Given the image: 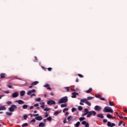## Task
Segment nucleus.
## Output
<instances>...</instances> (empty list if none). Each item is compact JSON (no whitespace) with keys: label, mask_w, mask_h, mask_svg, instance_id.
I'll return each mask as SVG.
<instances>
[{"label":"nucleus","mask_w":127,"mask_h":127,"mask_svg":"<svg viewBox=\"0 0 127 127\" xmlns=\"http://www.w3.org/2000/svg\"><path fill=\"white\" fill-rule=\"evenodd\" d=\"M86 104V105H87V106H89V107H91L92 104L90 102V101H88L87 100V99H82L80 100V102L79 103L80 105L81 106H84V103Z\"/></svg>","instance_id":"obj_1"},{"label":"nucleus","mask_w":127,"mask_h":127,"mask_svg":"<svg viewBox=\"0 0 127 127\" xmlns=\"http://www.w3.org/2000/svg\"><path fill=\"white\" fill-rule=\"evenodd\" d=\"M67 102L68 97L64 96L60 99L58 104H64V103H67Z\"/></svg>","instance_id":"obj_2"},{"label":"nucleus","mask_w":127,"mask_h":127,"mask_svg":"<svg viewBox=\"0 0 127 127\" xmlns=\"http://www.w3.org/2000/svg\"><path fill=\"white\" fill-rule=\"evenodd\" d=\"M104 113H114V111L112 109V108L109 106H106L103 110Z\"/></svg>","instance_id":"obj_3"},{"label":"nucleus","mask_w":127,"mask_h":127,"mask_svg":"<svg viewBox=\"0 0 127 127\" xmlns=\"http://www.w3.org/2000/svg\"><path fill=\"white\" fill-rule=\"evenodd\" d=\"M9 112H14V110H17V106L15 105H12L10 107L8 108Z\"/></svg>","instance_id":"obj_4"},{"label":"nucleus","mask_w":127,"mask_h":127,"mask_svg":"<svg viewBox=\"0 0 127 127\" xmlns=\"http://www.w3.org/2000/svg\"><path fill=\"white\" fill-rule=\"evenodd\" d=\"M97 115V113L95 111H88V114L87 115V118H90L91 116H96Z\"/></svg>","instance_id":"obj_5"},{"label":"nucleus","mask_w":127,"mask_h":127,"mask_svg":"<svg viewBox=\"0 0 127 127\" xmlns=\"http://www.w3.org/2000/svg\"><path fill=\"white\" fill-rule=\"evenodd\" d=\"M94 110L96 112H100L102 110V107L99 105H96L94 107Z\"/></svg>","instance_id":"obj_6"},{"label":"nucleus","mask_w":127,"mask_h":127,"mask_svg":"<svg viewBox=\"0 0 127 127\" xmlns=\"http://www.w3.org/2000/svg\"><path fill=\"white\" fill-rule=\"evenodd\" d=\"M107 126L109 127H113L116 126V124L115 123H112L110 122H107Z\"/></svg>","instance_id":"obj_7"},{"label":"nucleus","mask_w":127,"mask_h":127,"mask_svg":"<svg viewBox=\"0 0 127 127\" xmlns=\"http://www.w3.org/2000/svg\"><path fill=\"white\" fill-rule=\"evenodd\" d=\"M89 113V110L88 109L85 108L84 109V113H83L81 117H85V116H86V115H88V113Z\"/></svg>","instance_id":"obj_8"},{"label":"nucleus","mask_w":127,"mask_h":127,"mask_svg":"<svg viewBox=\"0 0 127 127\" xmlns=\"http://www.w3.org/2000/svg\"><path fill=\"white\" fill-rule=\"evenodd\" d=\"M81 124L85 126V127H89V123H87L86 121H82Z\"/></svg>","instance_id":"obj_9"},{"label":"nucleus","mask_w":127,"mask_h":127,"mask_svg":"<svg viewBox=\"0 0 127 127\" xmlns=\"http://www.w3.org/2000/svg\"><path fill=\"white\" fill-rule=\"evenodd\" d=\"M48 105H55L56 104V102L53 100H49L47 102Z\"/></svg>","instance_id":"obj_10"},{"label":"nucleus","mask_w":127,"mask_h":127,"mask_svg":"<svg viewBox=\"0 0 127 127\" xmlns=\"http://www.w3.org/2000/svg\"><path fill=\"white\" fill-rule=\"evenodd\" d=\"M18 97V92H15L12 94V98H17Z\"/></svg>","instance_id":"obj_11"},{"label":"nucleus","mask_w":127,"mask_h":127,"mask_svg":"<svg viewBox=\"0 0 127 127\" xmlns=\"http://www.w3.org/2000/svg\"><path fill=\"white\" fill-rule=\"evenodd\" d=\"M35 89H33L32 90H30L29 91H28V92L27 93V95H31V94H32V93H35Z\"/></svg>","instance_id":"obj_12"},{"label":"nucleus","mask_w":127,"mask_h":127,"mask_svg":"<svg viewBox=\"0 0 127 127\" xmlns=\"http://www.w3.org/2000/svg\"><path fill=\"white\" fill-rule=\"evenodd\" d=\"M16 102L18 103L19 105H23V104H24V101L21 100H17Z\"/></svg>","instance_id":"obj_13"},{"label":"nucleus","mask_w":127,"mask_h":127,"mask_svg":"<svg viewBox=\"0 0 127 127\" xmlns=\"http://www.w3.org/2000/svg\"><path fill=\"white\" fill-rule=\"evenodd\" d=\"M35 120H36V121H42V117L41 116H38L37 117H35Z\"/></svg>","instance_id":"obj_14"},{"label":"nucleus","mask_w":127,"mask_h":127,"mask_svg":"<svg viewBox=\"0 0 127 127\" xmlns=\"http://www.w3.org/2000/svg\"><path fill=\"white\" fill-rule=\"evenodd\" d=\"M44 87L45 88H47V90H51V88H50V85L48 84H46L45 85H44Z\"/></svg>","instance_id":"obj_15"},{"label":"nucleus","mask_w":127,"mask_h":127,"mask_svg":"<svg viewBox=\"0 0 127 127\" xmlns=\"http://www.w3.org/2000/svg\"><path fill=\"white\" fill-rule=\"evenodd\" d=\"M20 95L21 97H23V96H24V95H25V91H24V90L21 91L20 93Z\"/></svg>","instance_id":"obj_16"},{"label":"nucleus","mask_w":127,"mask_h":127,"mask_svg":"<svg viewBox=\"0 0 127 127\" xmlns=\"http://www.w3.org/2000/svg\"><path fill=\"white\" fill-rule=\"evenodd\" d=\"M97 118H100V119H104V115L102 114H99L97 115Z\"/></svg>","instance_id":"obj_17"},{"label":"nucleus","mask_w":127,"mask_h":127,"mask_svg":"<svg viewBox=\"0 0 127 127\" xmlns=\"http://www.w3.org/2000/svg\"><path fill=\"white\" fill-rule=\"evenodd\" d=\"M5 75H6L5 73H1L0 75V79H4L5 78Z\"/></svg>","instance_id":"obj_18"},{"label":"nucleus","mask_w":127,"mask_h":127,"mask_svg":"<svg viewBox=\"0 0 127 127\" xmlns=\"http://www.w3.org/2000/svg\"><path fill=\"white\" fill-rule=\"evenodd\" d=\"M6 110V108L4 106H0V111H5Z\"/></svg>","instance_id":"obj_19"},{"label":"nucleus","mask_w":127,"mask_h":127,"mask_svg":"<svg viewBox=\"0 0 127 127\" xmlns=\"http://www.w3.org/2000/svg\"><path fill=\"white\" fill-rule=\"evenodd\" d=\"M39 83V82L36 81H34L33 82H32L31 85H32V86H35L36 85H37V84H38Z\"/></svg>","instance_id":"obj_20"},{"label":"nucleus","mask_w":127,"mask_h":127,"mask_svg":"<svg viewBox=\"0 0 127 127\" xmlns=\"http://www.w3.org/2000/svg\"><path fill=\"white\" fill-rule=\"evenodd\" d=\"M83 99H86L87 101H90V100H93V99H94V97L89 96V97H88L87 98H83Z\"/></svg>","instance_id":"obj_21"},{"label":"nucleus","mask_w":127,"mask_h":127,"mask_svg":"<svg viewBox=\"0 0 127 127\" xmlns=\"http://www.w3.org/2000/svg\"><path fill=\"white\" fill-rule=\"evenodd\" d=\"M92 91H93V89L92 88H90L88 90L86 91V93H87V94H90Z\"/></svg>","instance_id":"obj_22"},{"label":"nucleus","mask_w":127,"mask_h":127,"mask_svg":"<svg viewBox=\"0 0 127 127\" xmlns=\"http://www.w3.org/2000/svg\"><path fill=\"white\" fill-rule=\"evenodd\" d=\"M39 127H45V124L43 123V122L42 123H40L39 125Z\"/></svg>","instance_id":"obj_23"},{"label":"nucleus","mask_w":127,"mask_h":127,"mask_svg":"<svg viewBox=\"0 0 127 127\" xmlns=\"http://www.w3.org/2000/svg\"><path fill=\"white\" fill-rule=\"evenodd\" d=\"M80 125H81V123H80V122H77L75 125H74V127H78L80 126Z\"/></svg>","instance_id":"obj_24"},{"label":"nucleus","mask_w":127,"mask_h":127,"mask_svg":"<svg viewBox=\"0 0 127 127\" xmlns=\"http://www.w3.org/2000/svg\"><path fill=\"white\" fill-rule=\"evenodd\" d=\"M72 119H73V117L69 116L67 117V120L68 121V122H71V121H72Z\"/></svg>","instance_id":"obj_25"},{"label":"nucleus","mask_w":127,"mask_h":127,"mask_svg":"<svg viewBox=\"0 0 127 127\" xmlns=\"http://www.w3.org/2000/svg\"><path fill=\"white\" fill-rule=\"evenodd\" d=\"M28 107V105L24 104V105H23L22 109H23V110H25L27 109Z\"/></svg>","instance_id":"obj_26"},{"label":"nucleus","mask_w":127,"mask_h":127,"mask_svg":"<svg viewBox=\"0 0 127 127\" xmlns=\"http://www.w3.org/2000/svg\"><path fill=\"white\" fill-rule=\"evenodd\" d=\"M64 89L66 90V92H69L70 91V87H64Z\"/></svg>","instance_id":"obj_27"},{"label":"nucleus","mask_w":127,"mask_h":127,"mask_svg":"<svg viewBox=\"0 0 127 127\" xmlns=\"http://www.w3.org/2000/svg\"><path fill=\"white\" fill-rule=\"evenodd\" d=\"M61 107V108H65V107H67V104H66V103H65L64 104H62Z\"/></svg>","instance_id":"obj_28"},{"label":"nucleus","mask_w":127,"mask_h":127,"mask_svg":"<svg viewBox=\"0 0 127 127\" xmlns=\"http://www.w3.org/2000/svg\"><path fill=\"white\" fill-rule=\"evenodd\" d=\"M78 111H82L83 110V107L82 106H78Z\"/></svg>","instance_id":"obj_29"},{"label":"nucleus","mask_w":127,"mask_h":127,"mask_svg":"<svg viewBox=\"0 0 127 127\" xmlns=\"http://www.w3.org/2000/svg\"><path fill=\"white\" fill-rule=\"evenodd\" d=\"M109 106H115V104H114V103L113 102L110 101H109Z\"/></svg>","instance_id":"obj_30"},{"label":"nucleus","mask_w":127,"mask_h":127,"mask_svg":"<svg viewBox=\"0 0 127 127\" xmlns=\"http://www.w3.org/2000/svg\"><path fill=\"white\" fill-rule=\"evenodd\" d=\"M72 95L71 96V98H76V94L75 93V92H73Z\"/></svg>","instance_id":"obj_31"},{"label":"nucleus","mask_w":127,"mask_h":127,"mask_svg":"<svg viewBox=\"0 0 127 127\" xmlns=\"http://www.w3.org/2000/svg\"><path fill=\"white\" fill-rule=\"evenodd\" d=\"M84 120H85V117H80L79 118L80 122H82L83 121H84Z\"/></svg>","instance_id":"obj_32"},{"label":"nucleus","mask_w":127,"mask_h":127,"mask_svg":"<svg viewBox=\"0 0 127 127\" xmlns=\"http://www.w3.org/2000/svg\"><path fill=\"white\" fill-rule=\"evenodd\" d=\"M47 121H49V122H51V121L52 120V117H49L47 118Z\"/></svg>","instance_id":"obj_33"},{"label":"nucleus","mask_w":127,"mask_h":127,"mask_svg":"<svg viewBox=\"0 0 127 127\" xmlns=\"http://www.w3.org/2000/svg\"><path fill=\"white\" fill-rule=\"evenodd\" d=\"M28 126V124L27 123H24L22 125V127H27Z\"/></svg>","instance_id":"obj_34"},{"label":"nucleus","mask_w":127,"mask_h":127,"mask_svg":"<svg viewBox=\"0 0 127 127\" xmlns=\"http://www.w3.org/2000/svg\"><path fill=\"white\" fill-rule=\"evenodd\" d=\"M107 118H108V119H112V118H113V116H112V115L108 114L107 115Z\"/></svg>","instance_id":"obj_35"},{"label":"nucleus","mask_w":127,"mask_h":127,"mask_svg":"<svg viewBox=\"0 0 127 127\" xmlns=\"http://www.w3.org/2000/svg\"><path fill=\"white\" fill-rule=\"evenodd\" d=\"M35 101H36V102H40L41 101V98H37V99H35Z\"/></svg>","instance_id":"obj_36"},{"label":"nucleus","mask_w":127,"mask_h":127,"mask_svg":"<svg viewBox=\"0 0 127 127\" xmlns=\"http://www.w3.org/2000/svg\"><path fill=\"white\" fill-rule=\"evenodd\" d=\"M28 117V116H27L26 115H24V116H23L24 120H27Z\"/></svg>","instance_id":"obj_37"},{"label":"nucleus","mask_w":127,"mask_h":127,"mask_svg":"<svg viewBox=\"0 0 127 127\" xmlns=\"http://www.w3.org/2000/svg\"><path fill=\"white\" fill-rule=\"evenodd\" d=\"M123 124H124V122L120 121L119 124H118L119 127H121V126H122V125H123Z\"/></svg>","instance_id":"obj_38"},{"label":"nucleus","mask_w":127,"mask_h":127,"mask_svg":"<svg viewBox=\"0 0 127 127\" xmlns=\"http://www.w3.org/2000/svg\"><path fill=\"white\" fill-rule=\"evenodd\" d=\"M101 97V95H100L99 94H95V97L96 98H100Z\"/></svg>","instance_id":"obj_39"},{"label":"nucleus","mask_w":127,"mask_h":127,"mask_svg":"<svg viewBox=\"0 0 127 127\" xmlns=\"http://www.w3.org/2000/svg\"><path fill=\"white\" fill-rule=\"evenodd\" d=\"M6 114L7 115V116H11L12 115V113L10 112H6Z\"/></svg>","instance_id":"obj_40"},{"label":"nucleus","mask_w":127,"mask_h":127,"mask_svg":"<svg viewBox=\"0 0 127 127\" xmlns=\"http://www.w3.org/2000/svg\"><path fill=\"white\" fill-rule=\"evenodd\" d=\"M68 110H69V109H68V108H64V109L63 112V113H65V112L68 111Z\"/></svg>","instance_id":"obj_41"},{"label":"nucleus","mask_w":127,"mask_h":127,"mask_svg":"<svg viewBox=\"0 0 127 127\" xmlns=\"http://www.w3.org/2000/svg\"><path fill=\"white\" fill-rule=\"evenodd\" d=\"M49 110H50V109H49V108L46 107V108H45V109H44V111L48 112V111H49Z\"/></svg>","instance_id":"obj_42"},{"label":"nucleus","mask_w":127,"mask_h":127,"mask_svg":"<svg viewBox=\"0 0 127 127\" xmlns=\"http://www.w3.org/2000/svg\"><path fill=\"white\" fill-rule=\"evenodd\" d=\"M76 111V108H73L71 109V112H72V113H74V112Z\"/></svg>","instance_id":"obj_43"},{"label":"nucleus","mask_w":127,"mask_h":127,"mask_svg":"<svg viewBox=\"0 0 127 127\" xmlns=\"http://www.w3.org/2000/svg\"><path fill=\"white\" fill-rule=\"evenodd\" d=\"M49 114H48V112H46L45 113V118H47V117H49Z\"/></svg>","instance_id":"obj_44"},{"label":"nucleus","mask_w":127,"mask_h":127,"mask_svg":"<svg viewBox=\"0 0 127 127\" xmlns=\"http://www.w3.org/2000/svg\"><path fill=\"white\" fill-rule=\"evenodd\" d=\"M78 76L80 77V78H84V76L81 74H78Z\"/></svg>","instance_id":"obj_45"},{"label":"nucleus","mask_w":127,"mask_h":127,"mask_svg":"<svg viewBox=\"0 0 127 127\" xmlns=\"http://www.w3.org/2000/svg\"><path fill=\"white\" fill-rule=\"evenodd\" d=\"M35 122H36V121L34 119L31 121L30 123L31 124V123H35Z\"/></svg>","instance_id":"obj_46"},{"label":"nucleus","mask_w":127,"mask_h":127,"mask_svg":"<svg viewBox=\"0 0 127 127\" xmlns=\"http://www.w3.org/2000/svg\"><path fill=\"white\" fill-rule=\"evenodd\" d=\"M35 96H36L35 94L33 93V94H32L30 95V97H31V98H32V97H35Z\"/></svg>","instance_id":"obj_47"},{"label":"nucleus","mask_w":127,"mask_h":127,"mask_svg":"<svg viewBox=\"0 0 127 127\" xmlns=\"http://www.w3.org/2000/svg\"><path fill=\"white\" fill-rule=\"evenodd\" d=\"M116 114L117 115V116H118L120 119H122V116H121L120 115H119V113H118V112H116Z\"/></svg>","instance_id":"obj_48"},{"label":"nucleus","mask_w":127,"mask_h":127,"mask_svg":"<svg viewBox=\"0 0 127 127\" xmlns=\"http://www.w3.org/2000/svg\"><path fill=\"white\" fill-rule=\"evenodd\" d=\"M34 58H35L34 62H37V61H38V59H37V57H35Z\"/></svg>","instance_id":"obj_49"},{"label":"nucleus","mask_w":127,"mask_h":127,"mask_svg":"<svg viewBox=\"0 0 127 127\" xmlns=\"http://www.w3.org/2000/svg\"><path fill=\"white\" fill-rule=\"evenodd\" d=\"M4 92L5 93V94H9L10 92L9 91H4Z\"/></svg>","instance_id":"obj_50"},{"label":"nucleus","mask_w":127,"mask_h":127,"mask_svg":"<svg viewBox=\"0 0 127 127\" xmlns=\"http://www.w3.org/2000/svg\"><path fill=\"white\" fill-rule=\"evenodd\" d=\"M100 100H101V101H105L106 99L103 97H100Z\"/></svg>","instance_id":"obj_51"},{"label":"nucleus","mask_w":127,"mask_h":127,"mask_svg":"<svg viewBox=\"0 0 127 127\" xmlns=\"http://www.w3.org/2000/svg\"><path fill=\"white\" fill-rule=\"evenodd\" d=\"M54 114H55V115H59V111H56V112L54 113Z\"/></svg>","instance_id":"obj_52"},{"label":"nucleus","mask_w":127,"mask_h":127,"mask_svg":"<svg viewBox=\"0 0 127 127\" xmlns=\"http://www.w3.org/2000/svg\"><path fill=\"white\" fill-rule=\"evenodd\" d=\"M45 107V105L44 104L40 106V107L42 108V109H44Z\"/></svg>","instance_id":"obj_53"},{"label":"nucleus","mask_w":127,"mask_h":127,"mask_svg":"<svg viewBox=\"0 0 127 127\" xmlns=\"http://www.w3.org/2000/svg\"><path fill=\"white\" fill-rule=\"evenodd\" d=\"M6 104L8 105H10L11 104V101H8L6 102Z\"/></svg>","instance_id":"obj_54"},{"label":"nucleus","mask_w":127,"mask_h":127,"mask_svg":"<svg viewBox=\"0 0 127 127\" xmlns=\"http://www.w3.org/2000/svg\"><path fill=\"white\" fill-rule=\"evenodd\" d=\"M103 123H107L108 122V120L107 119H104L103 120Z\"/></svg>","instance_id":"obj_55"},{"label":"nucleus","mask_w":127,"mask_h":127,"mask_svg":"<svg viewBox=\"0 0 127 127\" xmlns=\"http://www.w3.org/2000/svg\"><path fill=\"white\" fill-rule=\"evenodd\" d=\"M48 71H49L50 72V71H51L52 70V67H49L48 68Z\"/></svg>","instance_id":"obj_56"},{"label":"nucleus","mask_w":127,"mask_h":127,"mask_svg":"<svg viewBox=\"0 0 127 127\" xmlns=\"http://www.w3.org/2000/svg\"><path fill=\"white\" fill-rule=\"evenodd\" d=\"M38 106H39V104H38V103H36L34 105V107H38Z\"/></svg>","instance_id":"obj_57"},{"label":"nucleus","mask_w":127,"mask_h":127,"mask_svg":"<svg viewBox=\"0 0 127 127\" xmlns=\"http://www.w3.org/2000/svg\"><path fill=\"white\" fill-rule=\"evenodd\" d=\"M121 119H124L125 120H127V118L126 117H123L122 116V117L121 118Z\"/></svg>","instance_id":"obj_58"},{"label":"nucleus","mask_w":127,"mask_h":127,"mask_svg":"<svg viewBox=\"0 0 127 127\" xmlns=\"http://www.w3.org/2000/svg\"><path fill=\"white\" fill-rule=\"evenodd\" d=\"M38 116H39V114H34L33 117H38Z\"/></svg>","instance_id":"obj_59"},{"label":"nucleus","mask_w":127,"mask_h":127,"mask_svg":"<svg viewBox=\"0 0 127 127\" xmlns=\"http://www.w3.org/2000/svg\"><path fill=\"white\" fill-rule=\"evenodd\" d=\"M66 119H64V124H66V123H67V122H66Z\"/></svg>","instance_id":"obj_60"},{"label":"nucleus","mask_w":127,"mask_h":127,"mask_svg":"<svg viewBox=\"0 0 127 127\" xmlns=\"http://www.w3.org/2000/svg\"><path fill=\"white\" fill-rule=\"evenodd\" d=\"M40 104L41 105V106H42L43 105H45V103L44 102H42V103H40Z\"/></svg>","instance_id":"obj_61"},{"label":"nucleus","mask_w":127,"mask_h":127,"mask_svg":"<svg viewBox=\"0 0 127 127\" xmlns=\"http://www.w3.org/2000/svg\"><path fill=\"white\" fill-rule=\"evenodd\" d=\"M33 108H34L33 106H30V110H32V109H33Z\"/></svg>","instance_id":"obj_62"},{"label":"nucleus","mask_w":127,"mask_h":127,"mask_svg":"<svg viewBox=\"0 0 127 127\" xmlns=\"http://www.w3.org/2000/svg\"><path fill=\"white\" fill-rule=\"evenodd\" d=\"M8 87L9 88V89H11L12 86H11V85H8Z\"/></svg>","instance_id":"obj_63"},{"label":"nucleus","mask_w":127,"mask_h":127,"mask_svg":"<svg viewBox=\"0 0 127 127\" xmlns=\"http://www.w3.org/2000/svg\"><path fill=\"white\" fill-rule=\"evenodd\" d=\"M51 96H54V93H53V92H51Z\"/></svg>","instance_id":"obj_64"}]
</instances>
